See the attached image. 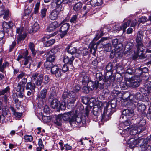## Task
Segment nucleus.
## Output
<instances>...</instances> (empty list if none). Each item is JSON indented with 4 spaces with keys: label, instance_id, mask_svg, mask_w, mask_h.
I'll return each mask as SVG.
<instances>
[{
    "label": "nucleus",
    "instance_id": "obj_1",
    "mask_svg": "<svg viewBox=\"0 0 151 151\" xmlns=\"http://www.w3.org/2000/svg\"><path fill=\"white\" fill-rule=\"evenodd\" d=\"M130 127L124 129L122 132L120 133L122 136L124 138V139L126 141L129 138L134 137V135L140 132L142 130V126L138 127L137 125L132 126L131 128Z\"/></svg>",
    "mask_w": 151,
    "mask_h": 151
},
{
    "label": "nucleus",
    "instance_id": "obj_2",
    "mask_svg": "<svg viewBox=\"0 0 151 151\" xmlns=\"http://www.w3.org/2000/svg\"><path fill=\"white\" fill-rule=\"evenodd\" d=\"M69 97H68V93L66 91H64L62 95V98L63 100V102L61 103H60L58 109L61 110H65L66 107V105L68 104H73L76 101L77 97L73 91L70 92L69 93Z\"/></svg>",
    "mask_w": 151,
    "mask_h": 151
},
{
    "label": "nucleus",
    "instance_id": "obj_3",
    "mask_svg": "<svg viewBox=\"0 0 151 151\" xmlns=\"http://www.w3.org/2000/svg\"><path fill=\"white\" fill-rule=\"evenodd\" d=\"M143 35V32L142 31H139L138 32L136 38V42L137 43L136 47L137 49V55L139 57V58L141 59L144 58L145 57L143 55L145 51L144 47L143 46L142 42V38Z\"/></svg>",
    "mask_w": 151,
    "mask_h": 151
},
{
    "label": "nucleus",
    "instance_id": "obj_4",
    "mask_svg": "<svg viewBox=\"0 0 151 151\" xmlns=\"http://www.w3.org/2000/svg\"><path fill=\"white\" fill-rule=\"evenodd\" d=\"M116 101L113 100L111 101L110 105H107L104 109L102 119L105 120H109L110 118V116L112 114L111 107L112 108H114L116 106Z\"/></svg>",
    "mask_w": 151,
    "mask_h": 151
},
{
    "label": "nucleus",
    "instance_id": "obj_5",
    "mask_svg": "<svg viewBox=\"0 0 151 151\" xmlns=\"http://www.w3.org/2000/svg\"><path fill=\"white\" fill-rule=\"evenodd\" d=\"M16 36L19 43L22 40H23L27 36V32L23 27H18L16 29Z\"/></svg>",
    "mask_w": 151,
    "mask_h": 151
},
{
    "label": "nucleus",
    "instance_id": "obj_6",
    "mask_svg": "<svg viewBox=\"0 0 151 151\" xmlns=\"http://www.w3.org/2000/svg\"><path fill=\"white\" fill-rule=\"evenodd\" d=\"M139 142L140 147L139 149L141 151H151V146L148 144L147 139H143L139 140Z\"/></svg>",
    "mask_w": 151,
    "mask_h": 151
},
{
    "label": "nucleus",
    "instance_id": "obj_7",
    "mask_svg": "<svg viewBox=\"0 0 151 151\" xmlns=\"http://www.w3.org/2000/svg\"><path fill=\"white\" fill-rule=\"evenodd\" d=\"M75 110L71 111L69 112L65 113L63 114H60L62 118L64 121L69 120L71 124H73V117H75Z\"/></svg>",
    "mask_w": 151,
    "mask_h": 151
},
{
    "label": "nucleus",
    "instance_id": "obj_8",
    "mask_svg": "<svg viewBox=\"0 0 151 151\" xmlns=\"http://www.w3.org/2000/svg\"><path fill=\"white\" fill-rule=\"evenodd\" d=\"M134 115V111L133 109H124L122 111V114L121 116L120 119L125 120L132 117Z\"/></svg>",
    "mask_w": 151,
    "mask_h": 151
},
{
    "label": "nucleus",
    "instance_id": "obj_9",
    "mask_svg": "<svg viewBox=\"0 0 151 151\" xmlns=\"http://www.w3.org/2000/svg\"><path fill=\"white\" fill-rule=\"evenodd\" d=\"M28 55V52L27 50L25 51L24 53H23V56L24 57V58H23V56L19 55L18 56V58L17 59V60L19 61L22 59H23L22 60V63L24 65H27L29 63H30V61H31L32 59L30 56H28L27 57Z\"/></svg>",
    "mask_w": 151,
    "mask_h": 151
},
{
    "label": "nucleus",
    "instance_id": "obj_10",
    "mask_svg": "<svg viewBox=\"0 0 151 151\" xmlns=\"http://www.w3.org/2000/svg\"><path fill=\"white\" fill-rule=\"evenodd\" d=\"M129 138L126 141L127 143L129 145V147L131 148H133L136 147H139L140 145V143L139 142L140 139H135V135L134 137H132Z\"/></svg>",
    "mask_w": 151,
    "mask_h": 151
},
{
    "label": "nucleus",
    "instance_id": "obj_11",
    "mask_svg": "<svg viewBox=\"0 0 151 151\" xmlns=\"http://www.w3.org/2000/svg\"><path fill=\"white\" fill-rule=\"evenodd\" d=\"M47 94L46 90H43L41 91L37 96V100H38V103L40 106H42L45 103V98Z\"/></svg>",
    "mask_w": 151,
    "mask_h": 151
},
{
    "label": "nucleus",
    "instance_id": "obj_12",
    "mask_svg": "<svg viewBox=\"0 0 151 151\" xmlns=\"http://www.w3.org/2000/svg\"><path fill=\"white\" fill-rule=\"evenodd\" d=\"M31 78L33 81H36L35 83L38 86L41 85L43 80L42 75L41 74L39 75L37 73L32 74Z\"/></svg>",
    "mask_w": 151,
    "mask_h": 151
},
{
    "label": "nucleus",
    "instance_id": "obj_13",
    "mask_svg": "<svg viewBox=\"0 0 151 151\" xmlns=\"http://www.w3.org/2000/svg\"><path fill=\"white\" fill-rule=\"evenodd\" d=\"M131 22V20H129L127 22H125L122 26H119L117 25H115L114 27V32H118L121 30H123V32H125L126 28L129 25Z\"/></svg>",
    "mask_w": 151,
    "mask_h": 151
},
{
    "label": "nucleus",
    "instance_id": "obj_14",
    "mask_svg": "<svg viewBox=\"0 0 151 151\" xmlns=\"http://www.w3.org/2000/svg\"><path fill=\"white\" fill-rule=\"evenodd\" d=\"M51 72L52 74L55 75L57 78L60 77L62 73L61 70L59 68L57 65H55L52 67Z\"/></svg>",
    "mask_w": 151,
    "mask_h": 151
},
{
    "label": "nucleus",
    "instance_id": "obj_15",
    "mask_svg": "<svg viewBox=\"0 0 151 151\" xmlns=\"http://www.w3.org/2000/svg\"><path fill=\"white\" fill-rule=\"evenodd\" d=\"M129 81H130V87H138L139 85V82L138 81L139 78L136 76H134L131 78H129Z\"/></svg>",
    "mask_w": 151,
    "mask_h": 151
},
{
    "label": "nucleus",
    "instance_id": "obj_16",
    "mask_svg": "<svg viewBox=\"0 0 151 151\" xmlns=\"http://www.w3.org/2000/svg\"><path fill=\"white\" fill-rule=\"evenodd\" d=\"M80 79L82 80V83L84 85H87V83L90 81L87 75L85 72H82L80 75Z\"/></svg>",
    "mask_w": 151,
    "mask_h": 151
},
{
    "label": "nucleus",
    "instance_id": "obj_17",
    "mask_svg": "<svg viewBox=\"0 0 151 151\" xmlns=\"http://www.w3.org/2000/svg\"><path fill=\"white\" fill-rule=\"evenodd\" d=\"M103 106V103L101 101H99L97 105L94 106L93 108V113L95 115H97L98 112L100 111L101 108Z\"/></svg>",
    "mask_w": 151,
    "mask_h": 151
},
{
    "label": "nucleus",
    "instance_id": "obj_18",
    "mask_svg": "<svg viewBox=\"0 0 151 151\" xmlns=\"http://www.w3.org/2000/svg\"><path fill=\"white\" fill-rule=\"evenodd\" d=\"M60 25V24L57 21L52 22L47 28L48 31H52L55 30Z\"/></svg>",
    "mask_w": 151,
    "mask_h": 151
},
{
    "label": "nucleus",
    "instance_id": "obj_19",
    "mask_svg": "<svg viewBox=\"0 0 151 151\" xmlns=\"http://www.w3.org/2000/svg\"><path fill=\"white\" fill-rule=\"evenodd\" d=\"M53 50L47 52L46 54L47 60L50 62H53L55 60V57L53 53Z\"/></svg>",
    "mask_w": 151,
    "mask_h": 151
},
{
    "label": "nucleus",
    "instance_id": "obj_20",
    "mask_svg": "<svg viewBox=\"0 0 151 151\" xmlns=\"http://www.w3.org/2000/svg\"><path fill=\"white\" fill-rule=\"evenodd\" d=\"M132 96L130 95L129 92L126 91L122 94V98L124 101H126L127 103H129V102H132V100L130 99V98Z\"/></svg>",
    "mask_w": 151,
    "mask_h": 151
},
{
    "label": "nucleus",
    "instance_id": "obj_21",
    "mask_svg": "<svg viewBox=\"0 0 151 151\" xmlns=\"http://www.w3.org/2000/svg\"><path fill=\"white\" fill-rule=\"evenodd\" d=\"M75 117H73V124L74 123L76 124L77 123L80 126L83 125V123L81 124V118L78 117V112L77 110H75Z\"/></svg>",
    "mask_w": 151,
    "mask_h": 151
},
{
    "label": "nucleus",
    "instance_id": "obj_22",
    "mask_svg": "<svg viewBox=\"0 0 151 151\" xmlns=\"http://www.w3.org/2000/svg\"><path fill=\"white\" fill-rule=\"evenodd\" d=\"M74 59V58L73 56H65L63 59V61L65 63L71 65Z\"/></svg>",
    "mask_w": 151,
    "mask_h": 151
},
{
    "label": "nucleus",
    "instance_id": "obj_23",
    "mask_svg": "<svg viewBox=\"0 0 151 151\" xmlns=\"http://www.w3.org/2000/svg\"><path fill=\"white\" fill-rule=\"evenodd\" d=\"M59 14L55 10H53L50 13V18L52 20H56L58 18Z\"/></svg>",
    "mask_w": 151,
    "mask_h": 151
},
{
    "label": "nucleus",
    "instance_id": "obj_24",
    "mask_svg": "<svg viewBox=\"0 0 151 151\" xmlns=\"http://www.w3.org/2000/svg\"><path fill=\"white\" fill-rule=\"evenodd\" d=\"M9 63L7 61L4 62L2 63V59H0V71L3 72L4 69L9 66Z\"/></svg>",
    "mask_w": 151,
    "mask_h": 151
},
{
    "label": "nucleus",
    "instance_id": "obj_25",
    "mask_svg": "<svg viewBox=\"0 0 151 151\" xmlns=\"http://www.w3.org/2000/svg\"><path fill=\"white\" fill-rule=\"evenodd\" d=\"M64 20H63L60 23V25L62 24L60 28L61 32H67L69 28V24L68 23H64Z\"/></svg>",
    "mask_w": 151,
    "mask_h": 151
},
{
    "label": "nucleus",
    "instance_id": "obj_26",
    "mask_svg": "<svg viewBox=\"0 0 151 151\" xmlns=\"http://www.w3.org/2000/svg\"><path fill=\"white\" fill-rule=\"evenodd\" d=\"M13 26V23L11 22H9V24L7 23L6 22H4L2 24V27L3 31L6 32L8 31L9 27H11Z\"/></svg>",
    "mask_w": 151,
    "mask_h": 151
},
{
    "label": "nucleus",
    "instance_id": "obj_27",
    "mask_svg": "<svg viewBox=\"0 0 151 151\" xmlns=\"http://www.w3.org/2000/svg\"><path fill=\"white\" fill-rule=\"evenodd\" d=\"M129 78L126 79L124 82H122L120 83V86L122 89H127L128 87H130V82Z\"/></svg>",
    "mask_w": 151,
    "mask_h": 151
},
{
    "label": "nucleus",
    "instance_id": "obj_28",
    "mask_svg": "<svg viewBox=\"0 0 151 151\" xmlns=\"http://www.w3.org/2000/svg\"><path fill=\"white\" fill-rule=\"evenodd\" d=\"M102 0H91L90 4L91 6L96 7L99 6L102 4Z\"/></svg>",
    "mask_w": 151,
    "mask_h": 151
},
{
    "label": "nucleus",
    "instance_id": "obj_29",
    "mask_svg": "<svg viewBox=\"0 0 151 151\" xmlns=\"http://www.w3.org/2000/svg\"><path fill=\"white\" fill-rule=\"evenodd\" d=\"M67 52L71 54H74L77 51V49L71 45H68L66 48Z\"/></svg>",
    "mask_w": 151,
    "mask_h": 151
},
{
    "label": "nucleus",
    "instance_id": "obj_30",
    "mask_svg": "<svg viewBox=\"0 0 151 151\" xmlns=\"http://www.w3.org/2000/svg\"><path fill=\"white\" fill-rule=\"evenodd\" d=\"M17 78L20 80L21 79L23 80V81H21V82L25 83L27 82V76L24 73L22 72L20 74L18 75L17 77Z\"/></svg>",
    "mask_w": 151,
    "mask_h": 151
},
{
    "label": "nucleus",
    "instance_id": "obj_31",
    "mask_svg": "<svg viewBox=\"0 0 151 151\" xmlns=\"http://www.w3.org/2000/svg\"><path fill=\"white\" fill-rule=\"evenodd\" d=\"M60 103L57 99H55L52 101L51 104V106L53 108L58 109L59 108Z\"/></svg>",
    "mask_w": 151,
    "mask_h": 151
},
{
    "label": "nucleus",
    "instance_id": "obj_32",
    "mask_svg": "<svg viewBox=\"0 0 151 151\" xmlns=\"http://www.w3.org/2000/svg\"><path fill=\"white\" fill-rule=\"evenodd\" d=\"M123 119L122 120H121V122L122 123H120L119 124V126L122 128H124L125 126H129L131 122L129 120L127 119L125 121L123 122ZM120 120H121L120 119Z\"/></svg>",
    "mask_w": 151,
    "mask_h": 151
},
{
    "label": "nucleus",
    "instance_id": "obj_33",
    "mask_svg": "<svg viewBox=\"0 0 151 151\" xmlns=\"http://www.w3.org/2000/svg\"><path fill=\"white\" fill-rule=\"evenodd\" d=\"M26 89L29 90L32 92H34L35 88V84L31 82L28 83L26 87Z\"/></svg>",
    "mask_w": 151,
    "mask_h": 151
},
{
    "label": "nucleus",
    "instance_id": "obj_34",
    "mask_svg": "<svg viewBox=\"0 0 151 151\" xmlns=\"http://www.w3.org/2000/svg\"><path fill=\"white\" fill-rule=\"evenodd\" d=\"M95 88H99L100 89H102L104 88V81H96L95 82Z\"/></svg>",
    "mask_w": 151,
    "mask_h": 151
},
{
    "label": "nucleus",
    "instance_id": "obj_35",
    "mask_svg": "<svg viewBox=\"0 0 151 151\" xmlns=\"http://www.w3.org/2000/svg\"><path fill=\"white\" fill-rule=\"evenodd\" d=\"M25 83L20 82L18 84V86L15 88L16 91L17 92L19 91L22 89V90L24 89V87L25 86Z\"/></svg>",
    "mask_w": 151,
    "mask_h": 151
},
{
    "label": "nucleus",
    "instance_id": "obj_36",
    "mask_svg": "<svg viewBox=\"0 0 151 151\" xmlns=\"http://www.w3.org/2000/svg\"><path fill=\"white\" fill-rule=\"evenodd\" d=\"M62 118V117L60 115H58L54 122L58 126H60L61 125Z\"/></svg>",
    "mask_w": 151,
    "mask_h": 151
},
{
    "label": "nucleus",
    "instance_id": "obj_37",
    "mask_svg": "<svg viewBox=\"0 0 151 151\" xmlns=\"http://www.w3.org/2000/svg\"><path fill=\"white\" fill-rule=\"evenodd\" d=\"M97 45L93 42H91L90 44V46L89 48L90 49V52H92V50H94V52H95L96 50L97 49Z\"/></svg>",
    "mask_w": 151,
    "mask_h": 151
},
{
    "label": "nucleus",
    "instance_id": "obj_38",
    "mask_svg": "<svg viewBox=\"0 0 151 151\" xmlns=\"http://www.w3.org/2000/svg\"><path fill=\"white\" fill-rule=\"evenodd\" d=\"M82 6V4L80 2H79L75 4L73 7V9L75 11H78L81 9Z\"/></svg>",
    "mask_w": 151,
    "mask_h": 151
},
{
    "label": "nucleus",
    "instance_id": "obj_39",
    "mask_svg": "<svg viewBox=\"0 0 151 151\" xmlns=\"http://www.w3.org/2000/svg\"><path fill=\"white\" fill-rule=\"evenodd\" d=\"M10 109L12 112H13V114L16 117L18 118H19L22 116V113H21L16 112V111L15 110L13 107H11L10 108Z\"/></svg>",
    "mask_w": 151,
    "mask_h": 151
},
{
    "label": "nucleus",
    "instance_id": "obj_40",
    "mask_svg": "<svg viewBox=\"0 0 151 151\" xmlns=\"http://www.w3.org/2000/svg\"><path fill=\"white\" fill-rule=\"evenodd\" d=\"M42 64V62L41 61H36L32 65L34 67V69L36 70L39 68Z\"/></svg>",
    "mask_w": 151,
    "mask_h": 151
},
{
    "label": "nucleus",
    "instance_id": "obj_41",
    "mask_svg": "<svg viewBox=\"0 0 151 151\" xmlns=\"http://www.w3.org/2000/svg\"><path fill=\"white\" fill-rule=\"evenodd\" d=\"M55 42V40L54 39L50 40L46 42L44 44V45L46 47H49L52 45Z\"/></svg>",
    "mask_w": 151,
    "mask_h": 151
},
{
    "label": "nucleus",
    "instance_id": "obj_42",
    "mask_svg": "<svg viewBox=\"0 0 151 151\" xmlns=\"http://www.w3.org/2000/svg\"><path fill=\"white\" fill-rule=\"evenodd\" d=\"M45 67L48 70H51L52 66V62L48 61H46L45 63Z\"/></svg>",
    "mask_w": 151,
    "mask_h": 151
},
{
    "label": "nucleus",
    "instance_id": "obj_43",
    "mask_svg": "<svg viewBox=\"0 0 151 151\" xmlns=\"http://www.w3.org/2000/svg\"><path fill=\"white\" fill-rule=\"evenodd\" d=\"M95 83H94V82H92L91 80L88 83L87 85L89 88L90 90H93L94 88H95Z\"/></svg>",
    "mask_w": 151,
    "mask_h": 151
},
{
    "label": "nucleus",
    "instance_id": "obj_44",
    "mask_svg": "<svg viewBox=\"0 0 151 151\" xmlns=\"http://www.w3.org/2000/svg\"><path fill=\"white\" fill-rule=\"evenodd\" d=\"M137 107L138 110L141 111H144L146 108V106L144 104L140 103L137 104Z\"/></svg>",
    "mask_w": 151,
    "mask_h": 151
},
{
    "label": "nucleus",
    "instance_id": "obj_45",
    "mask_svg": "<svg viewBox=\"0 0 151 151\" xmlns=\"http://www.w3.org/2000/svg\"><path fill=\"white\" fill-rule=\"evenodd\" d=\"M9 112V110L7 108H4L2 109V116L3 117V119H5V116L7 115Z\"/></svg>",
    "mask_w": 151,
    "mask_h": 151
},
{
    "label": "nucleus",
    "instance_id": "obj_46",
    "mask_svg": "<svg viewBox=\"0 0 151 151\" xmlns=\"http://www.w3.org/2000/svg\"><path fill=\"white\" fill-rule=\"evenodd\" d=\"M24 139L26 142H30L33 140V137L31 135H25L24 136Z\"/></svg>",
    "mask_w": 151,
    "mask_h": 151
},
{
    "label": "nucleus",
    "instance_id": "obj_47",
    "mask_svg": "<svg viewBox=\"0 0 151 151\" xmlns=\"http://www.w3.org/2000/svg\"><path fill=\"white\" fill-rule=\"evenodd\" d=\"M63 10L62 6L61 4H56V7L55 9H54L57 12H58L59 13L62 11Z\"/></svg>",
    "mask_w": 151,
    "mask_h": 151
},
{
    "label": "nucleus",
    "instance_id": "obj_48",
    "mask_svg": "<svg viewBox=\"0 0 151 151\" xmlns=\"http://www.w3.org/2000/svg\"><path fill=\"white\" fill-rule=\"evenodd\" d=\"M112 94L113 95V96L114 97L118 96L119 97L121 96V92L117 90H113L112 92Z\"/></svg>",
    "mask_w": 151,
    "mask_h": 151
},
{
    "label": "nucleus",
    "instance_id": "obj_49",
    "mask_svg": "<svg viewBox=\"0 0 151 151\" xmlns=\"http://www.w3.org/2000/svg\"><path fill=\"white\" fill-rule=\"evenodd\" d=\"M80 87L78 85H76L75 87L74 88L73 90L71 91H70L69 93L72 91H73V92L75 94L76 96L77 97H77L76 95V93H77L78 92L79 90L80 89Z\"/></svg>",
    "mask_w": 151,
    "mask_h": 151
},
{
    "label": "nucleus",
    "instance_id": "obj_50",
    "mask_svg": "<svg viewBox=\"0 0 151 151\" xmlns=\"http://www.w3.org/2000/svg\"><path fill=\"white\" fill-rule=\"evenodd\" d=\"M29 47L32 54L34 56L35 55V51L34 44L33 43H30L29 45Z\"/></svg>",
    "mask_w": 151,
    "mask_h": 151
},
{
    "label": "nucleus",
    "instance_id": "obj_51",
    "mask_svg": "<svg viewBox=\"0 0 151 151\" xmlns=\"http://www.w3.org/2000/svg\"><path fill=\"white\" fill-rule=\"evenodd\" d=\"M39 28V25L37 22L33 24L32 27V31L33 32L37 31Z\"/></svg>",
    "mask_w": 151,
    "mask_h": 151
},
{
    "label": "nucleus",
    "instance_id": "obj_52",
    "mask_svg": "<svg viewBox=\"0 0 151 151\" xmlns=\"http://www.w3.org/2000/svg\"><path fill=\"white\" fill-rule=\"evenodd\" d=\"M50 118L49 116H43L42 117V121L44 123H46L50 122Z\"/></svg>",
    "mask_w": 151,
    "mask_h": 151
},
{
    "label": "nucleus",
    "instance_id": "obj_53",
    "mask_svg": "<svg viewBox=\"0 0 151 151\" xmlns=\"http://www.w3.org/2000/svg\"><path fill=\"white\" fill-rule=\"evenodd\" d=\"M83 91L86 93H88L90 90L87 85H85L82 88Z\"/></svg>",
    "mask_w": 151,
    "mask_h": 151
},
{
    "label": "nucleus",
    "instance_id": "obj_54",
    "mask_svg": "<svg viewBox=\"0 0 151 151\" xmlns=\"http://www.w3.org/2000/svg\"><path fill=\"white\" fill-rule=\"evenodd\" d=\"M105 51L107 52H109L111 50V46L110 44H108L106 45L104 47Z\"/></svg>",
    "mask_w": 151,
    "mask_h": 151
},
{
    "label": "nucleus",
    "instance_id": "obj_55",
    "mask_svg": "<svg viewBox=\"0 0 151 151\" xmlns=\"http://www.w3.org/2000/svg\"><path fill=\"white\" fill-rule=\"evenodd\" d=\"M77 15H73L72 16L70 20V22L71 23H75L77 22Z\"/></svg>",
    "mask_w": 151,
    "mask_h": 151
},
{
    "label": "nucleus",
    "instance_id": "obj_56",
    "mask_svg": "<svg viewBox=\"0 0 151 151\" xmlns=\"http://www.w3.org/2000/svg\"><path fill=\"white\" fill-rule=\"evenodd\" d=\"M145 86L146 88V90H147L149 93H151V84L147 83L145 84Z\"/></svg>",
    "mask_w": 151,
    "mask_h": 151
},
{
    "label": "nucleus",
    "instance_id": "obj_57",
    "mask_svg": "<svg viewBox=\"0 0 151 151\" xmlns=\"http://www.w3.org/2000/svg\"><path fill=\"white\" fill-rule=\"evenodd\" d=\"M9 87H6L4 89L0 91V96L3 95L6 93L9 92Z\"/></svg>",
    "mask_w": 151,
    "mask_h": 151
},
{
    "label": "nucleus",
    "instance_id": "obj_58",
    "mask_svg": "<svg viewBox=\"0 0 151 151\" xmlns=\"http://www.w3.org/2000/svg\"><path fill=\"white\" fill-rule=\"evenodd\" d=\"M40 3L37 2L34 8V13L35 14H37L38 12Z\"/></svg>",
    "mask_w": 151,
    "mask_h": 151
},
{
    "label": "nucleus",
    "instance_id": "obj_59",
    "mask_svg": "<svg viewBox=\"0 0 151 151\" xmlns=\"http://www.w3.org/2000/svg\"><path fill=\"white\" fill-rule=\"evenodd\" d=\"M112 68V64L111 63H109L106 65V69L107 72L111 70Z\"/></svg>",
    "mask_w": 151,
    "mask_h": 151
},
{
    "label": "nucleus",
    "instance_id": "obj_60",
    "mask_svg": "<svg viewBox=\"0 0 151 151\" xmlns=\"http://www.w3.org/2000/svg\"><path fill=\"white\" fill-rule=\"evenodd\" d=\"M46 12L47 9L46 8H44L41 9V15L43 17H44L46 16Z\"/></svg>",
    "mask_w": 151,
    "mask_h": 151
},
{
    "label": "nucleus",
    "instance_id": "obj_61",
    "mask_svg": "<svg viewBox=\"0 0 151 151\" xmlns=\"http://www.w3.org/2000/svg\"><path fill=\"white\" fill-rule=\"evenodd\" d=\"M102 77V74L100 73H98L96 74V78L97 80H99V81H102L101 80Z\"/></svg>",
    "mask_w": 151,
    "mask_h": 151
},
{
    "label": "nucleus",
    "instance_id": "obj_62",
    "mask_svg": "<svg viewBox=\"0 0 151 151\" xmlns=\"http://www.w3.org/2000/svg\"><path fill=\"white\" fill-rule=\"evenodd\" d=\"M9 11L7 10L5 11L4 13V16H3V18L5 19H7V18L9 17Z\"/></svg>",
    "mask_w": 151,
    "mask_h": 151
},
{
    "label": "nucleus",
    "instance_id": "obj_63",
    "mask_svg": "<svg viewBox=\"0 0 151 151\" xmlns=\"http://www.w3.org/2000/svg\"><path fill=\"white\" fill-rule=\"evenodd\" d=\"M112 42L113 46L114 47H116L118 44V39L116 38L113 39L112 41Z\"/></svg>",
    "mask_w": 151,
    "mask_h": 151
},
{
    "label": "nucleus",
    "instance_id": "obj_64",
    "mask_svg": "<svg viewBox=\"0 0 151 151\" xmlns=\"http://www.w3.org/2000/svg\"><path fill=\"white\" fill-rule=\"evenodd\" d=\"M16 45V42L15 41H13L11 44L10 45L9 51H11L14 48Z\"/></svg>",
    "mask_w": 151,
    "mask_h": 151
}]
</instances>
